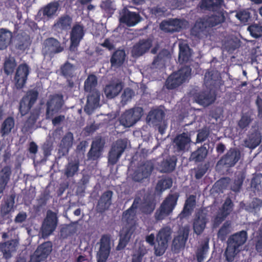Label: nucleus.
<instances>
[{"label": "nucleus", "mask_w": 262, "mask_h": 262, "mask_svg": "<svg viewBox=\"0 0 262 262\" xmlns=\"http://www.w3.org/2000/svg\"><path fill=\"white\" fill-rule=\"evenodd\" d=\"M172 185V181L170 178H165L158 181L156 189L157 191H163L170 188Z\"/></svg>", "instance_id": "nucleus-48"}, {"label": "nucleus", "mask_w": 262, "mask_h": 262, "mask_svg": "<svg viewBox=\"0 0 262 262\" xmlns=\"http://www.w3.org/2000/svg\"><path fill=\"white\" fill-rule=\"evenodd\" d=\"M52 250L51 242H46L39 245L30 257L29 262H41L44 261Z\"/></svg>", "instance_id": "nucleus-14"}, {"label": "nucleus", "mask_w": 262, "mask_h": 262, "mask_svg": "<svg viewBox=\"0 0 262 262\" xmlns=\"http://www.w3.org/2000/svg\"><path fill=\"white\" fill-rule=\"evenodd\" d=\"M101 147L99 142H93L91 148L88 153V158L91 160H96L101 155Z\"/></svg>", "instance_id": "nucleus-45"}, {"label": "nucleus", "mask_w": 262, "mask_h": 262, "mask_svg": "<svg viewBox=\"0 0 262 262\" xmlns=\"http://www.w3.org/2000/svg\"><path fill=\"white\" fill-rule=\"evenodd\" d=\"M166 51H161L155 57L152 66L155 68H161L164 65Z\"/></svg>", "instance_id": "nucleus-51"}, {"label": "nucleus", "mask_w": 262, "mask_h": 262, "mask_svg": "<svg viewBox=\"0 0 262 262\" xmlns=\"http://www.w3.org/2000/svg\"><path fill=\"white\" fill-rule=\"evenodd\" d=\"M231 224L229 221H226L217 232L218 238L222 242L226 240L228 235L231 232Z\"/></svg>", "instance_id": "nucleus-47"}, {"label": "nucleus", "mask_w": 262, "mask_h": 262, "mask_svg": "<svg viewBox=\"0 0 262 262\" xmlns=\"http://www.w3.org/2000/svg\"><path fill=\"white\" fill-rule=\"evenodd\" d=\"M127 147V142L123 139H118L112 145L108 156V162L111 165L117 163Z\"/></svg>", "instance_id": "nucleus-12"}, {"label": "nucleus", "mask_w": 262, "mask_h": 262, "mask_svg": "<svg viewBox=\"0 0 262 262\" xmlns=\"http://www.w3.org/2000/svg\"><path fill=\"white\" fill-rule=\"evenodd\" d=\"M87 103L92 106H96L100 101V94L98 90L88 92Z\"/></svg>", "instance_id": "nucleus-49"}, {"label": "nucleus", "mask_w": 262, "mask_h": 262, "mask_svg": "<svg viewBox=\"0 0 262 262\" xmlns=\"http://www.w3.org/2000/svg\"><path fill=\"white\" fill-rule=\"evenodd\" d=\"M59 7V2H51L41 8L39 11V13H42V17L44 18L51 19L57 15Z\"/></svg>", "instance_id": "nucleus-25"}, {"label": "nucleus", "mask_w": 262, "mask_h": 262, "mask_svg": "<svg viewBox=\"0 0 262 262\" xmlns=\"http://www.w3.org/2000/svg\"><path fill=\"white\" fill-rule=\"evenodd\" d=\"M209 136V132L207 129H202L198 132L196 137V142L202 143L205 141Z\"/></svg>", "instance_id": "nucleus-63"}, {"label": "nucleus", "mask_w": 262, "mask_h": 262, "mask_svg": "<svg viewBox=\"0 0 262 262\" xmlns=\"http://www.w3.org/2000/svg\"><path fill=\"white\" fill-rule=\"evenodd\" d=\"M12 38V32L5 28L0 29V50H4L10 45Z\"/></svg>", "instance_id": "nucleus-35"}, {"label": "nucleus", "mask_w": 262, "mask_h": 262, "mask_svg": "<svg viewBox=\"0 0 262 262\" xmlns=\"http://www.w3.org/2000/svg\"><path fill=\"white\" fill-rule=\"evenodd\" d=\"M191 141L190 135L188 133L177 135L173 140L174 148L179 152L184 151L190 146Z\"/></svg>", "instance_id": "nucleus-20"}, {"label": "nucleus", "mask_w": 262, "mask_h": 262, "mask_svg": "<svg viewBox=\"0 0 262 262\" xmlns=\"http://www.w3.org/2000/svg\"><path fill=\"white\" fill-rule=\"evenodd\" d=\"M63 50V47L61 46L60 42L54 38H48L44 41L42 53L45 56L51 58L55 54L61 52Z\"/></svg>", "instance_id": "nucleus-13"}, {"label": "nucleus", "mask_w": 262, "mask_h": 262, "mask_svg": "<svg viewBox=\"0 0 262 262\" xmlns=\"http://www.w3.org/2000/svg\"><path fill=\"white\" fill-rule=\"evenodd\" d=\"M38 92L32 90L28 92L19 102V112L21 116L27 115L36 102L38 97Z\"/></svg>", "instance_id": "nucleus-8"}, {"label": "nucleus", "mask_w": 262, "mask_h": 262, "mask_svg": "<svg viewBox=\"0 0 262 262\" xmlns=\"http://www.w3.org/2000/svg\"><path fill=\"white\" fill-rule=\"evenodd\" d=\"M146 253L145 249L139 248L132 255L131 262H143V257Z\"/></svg>", "instance_id": "nucleus-53"}, {"label": "nucleus", "mask_w": 262, "mask_h": 262, "mask_svg": "<svg viewBox=\"0 0 262 262\" xmlns=\"http://www.w3.org/2000/svg\"><path fill=\"white\" fill-rule=\"evenodd\" d=\"M247 238V232L245 230L237 232L229 237L225 252L227 261L232 262L234 260L235 255L239 251V248L245 243Z\"/></svg>", "instance_id": "nucleus-3"}, {"label": "nucleus", "mask_w": 262, "mask_h": 262, "mask_svg": "<svg viewBox=\"0 0 262 262\" xmlns=\"http://www.w3.org/2000/svg\"><path fill=\"white\" fill-rule=\"evenodd\" d=\"M11 169L9 166H4L0 171V194L5 190L11 175Z\"/></svg>", "instance_id": "nucleus-33"}, {"label": "nucleus", "mask_w": 262, "mask_h": 262, "mask_svg": "<svg viewBox=\"0 0 262 262\" xmlns=\"http://www.w3.org/2000/svg\"><path fill=\"white\" fill-rule=\"evenodd\" d=\"M179 196V193L177 192L170 193L167 195L155 213L154 217L157 221H162L172 214Z\"/></svg>", "instance_id": "nucleus-4"}, {"label": "nucleus", "mask_w": 262, "mask_h": 262, "mask_svg": "<svg viewBox=\"0 0 262 262\" xmlns=\"http://www.w3.org/2000/svg\"><path fill=\"white\" fill-rule=\"evenodd\" d=\"M251 121L252 119L249 116L247 115H243L238 121V126L241 129H244L249 126Z\"/></svg>", "instance_id": "nucleus-57"}, {"label": "nucleus", "mask_w": 262, "mask_h": 262, "mask_svg": "<svg viewBox=\"0 0 262 262\" xmlns=\"http://www.w3.org/2000/svg\"><path fill=\"white\" fill-rule=\"evenodd\" d=\"M126 54L124 50H117L114 52L110 59L112 67L119 68L124 62Z\"/></svg>", "instance_id": "nucleus-34"}, {"label": "nucleus", "mask_w": 262, "mask_h": 262, "mask_svg": "<svg viewBox=\"0 0 262 262\" xmlns=\"http://www.w3.org/2000/svg\"><path fill=\"white\" fill-rule=\"evenodd\" d=\"M57 222L56 213L52 211H48L41 227V233L43 238H47L55 231Z\"/></svg>", "instance_id": "nucleus-9"}, {"label": "nucleus", "mask_w": 262, "mask_h": 262, "mask_svg": "<svg viewBox=\"0 0 262 262\" xmlns=\"http://www.w3.org/2000/svg\"><path fill=\"white\" fill-rule=\"evenodd\" d=\"M237 18L243 23H246L251 18V14L247 11H242L237 13L236 15Z\"/></svg>", "instance_id": "nucleus-59"}, {"label": "nucleus", "mask_w": 262, "mask_h": 262, "mask_svg": "<svg viewBox=\"0 0 262 262\" xmlns=\"http://www.w3.org/2000/svg\"><path fill=\"white\" fill-rule=\"evenodd\" d=\"M177 161V159L174 156L169 157L163 159L160 165L161 171L164 173L171 172L176 168Z\"/></svg>", "instance_id": "nucleus-32"}, {"label": "nucleus", "mask_w": 262, "mask_h": 262, "mask_svg": "<svg viewBox=\"0 0 262 262\" xmlns=\"http://www.w3.org/2000/svg\"><path fill=\"white\" fill-rule=\"evenodd\" d=\"M153 169V166L152 165H144L142 168V172L136 171L134 176V180L137 182H140L144 178L148 177Z\"/></svg>", "instance_id": "nucleus-41"}, {"label": "nucleus", "mask_w": 262, "mask_h": 262, "mask_svg": "<svg viewBox=\"0 0 262 262\" xmlns=\"http://www.w3.org/2000/svg\"><path fill=\"white\" fill-rule=\"evenodd\" d=\"M241 157V152L237 148H230L217 162L227 168H231L235 165Z\"/></svg>", "instance_id": "nucleus-10"}, {"label": "nucleus", "mask_w": 262, "mask_h": 262, "mask_svg": "<svg viewBox=\"0 0 262 262\" xmlns=\"http://www.w3.org/2000/svg\"><path fill=\"white\" fill-rule=\"evenodd\" d=\"M83 27L75 24L72 28L70 34L71 47H77L84 36Z\"/></svg>", "instance_id": "nucleus-26"}, {"label": "nucleus", "mask_w": 262, "mask_h": 262, "mask_svg": "<svg viewBox=\"0 0 262 262\" xmlns=\"http://www.w3.org/2000/svg\"><path fill=\"white\" fill-rule=\"evenodd\" d=\"M79 165L80 164L78 160L69 162L65 166L64 174L68 178L74 177L78 171Z\"/></svg>", "instance_id": "nucleus-36"}, {"label": "nucleus", "mask_w": 262, "mask_h": 262, "mask_svg": "<svg viewBox=\"0 0 262 262\" xmlns=\"http://www.w3.org/2000/svg\"><path fill=\"white\" fill-rule=\"evenodd\" d=\"M64 104L62 95L55 94L51 96L46 103V118L51 119L60 112Z\"/></svg>", "instance_id": "nucleus-6"}, {"label": "nucleus", "mask_w": 262, "mask_h": 262, "mask_svg": "<svg viewBox=\"0 0 262 262\" xmlns=\"http://www.w3.org/2000/svg\"><path fill=\"white\" fill-rule=\"evenodd\" d=\"M208 222V215L203 210L195 212L193 220V229L196 235H201L206 228Z\"/></svg>", "instance_id": "nucleus-15"}, {"label": "nucleus", "mask_w": 262, "mask_h": 262, "mask_svg": "<svg viewBox=\"0 0 262 262\" xmlns=\"http://www.w3.org/2000/svg\"><path fill=\"white\" fill-rule=\"evenodd\" d=\"M195 196L190 195L185 201L181 214H182L184 216H187L190 215L195 207Z\"/></svg>", "instance_id": "nucleus-39"}, {"label": "nucleus", "mask_w": 262, "mask_h": 262, "mask_svg": "<svg viewBox=\"0 0 262 262\" xmlns=\"http://www.w3.org/2000/svg\"><path fill=\"white\" fill-rule=\"evenodd\" d=\"M73 140V136L72 133L68 132L62 138L61 143L63 146L66 147H69L72 146Z\"/></svg>", "instance_id": "nucleus-60"}, {"label": "nucleus", "mask_w": 262, "mask_h": 262, "mask_svg": "<svg viewBox=\"0 0 262 262\" xmlns=\"http://www.w3.org/2000/svg\"><path fill=\"white\" fill-rule=\"evenodd\" d=\"M224 0H201L199 6L202 10L215 12L210 16H206L196 20L191 29L192 36L200 38L208 28L215 27L225 20L224 14L221 10Z\"/></svg>", "instance_id": "nucleus-1"}, {"label": "nucleus", "mask_w": 262, "mask_h": 262, "mask_svg": "<svg viewBox=\"0 0 262 262\" xmlns=\"http://www.w3.org/2000/svg\"><path fill=\"white\" fill-rule=\"evenodd\" d=\"M30 73V68L26 63H22L17 67L14 78L15 87L17 89L23 88L26 84Z\"/></svg>", "instance_id": "nucleus-16"}, {"label": "nucleus", "mask_w": 262, "mask_h": 262, "mask_svg": "<svg viewBox=\"0 0 262 262\" xmlns=\"http://www.w3.org/2000/svg\"><path fill=\"white\" fill-rule=\"evenodd\" d=\"M72 21V18L69 15H62L57 19L54 26L61 31H67L71 28Z\"/></svg>", "instance_id": "nucleus-30"}, {"label": "nucleus", "mask_w": 262, "mask_h": 262, "mask_svg": "<svg viewBox=\"0 0 262 262\" xmlns=\"http://www.w3.org/2000/svg\"><path fill=\"white\" fill-rule=\"evenodd\" d=\"M152 42L149 39H140L133 47L132 55L135 57H139L147 52L151 48Z\"/></svg>", "instance_id": "nucleus-23"}, {"label": "nucleus", "mask_w": 262, "mask_h": 262, "mask_svg": "<svg viewBox=\"0 0 262 262\" xmlns=\"http://www.w3.org/2000/svg\"><path fill=\"white\" fill-rule=\"evenodd\" d=\"M190 229L188 226H184L180 230L179 234L174 237L172 245L175 250H180L184 248L189 234Z\"/></svg>", "instance_id": "nucleus-24"}, {"label": "nucleus", "mask_w": 262, "mask_h": 262, "mask_svg": "<svg viewBox=\"0 0 262 262\" xmlns=\"http://www.w3.org/2000/svg\"><path fill=\"white\" fill-rule=\"evenodd\" d=\"M207 154V149L205 147L202 146L191 154L190 160L195 162H202L205 159Z\"/></svg>", "instance_id": "nucleus-37"}, {"label": "nucleus", "mask_w": 262, "mask_h": 262, "mask_svg": "<svg viewBox=\"0 0 262 262\" xmlns=\"http://www.w3.org/2000/svg\"><path fill=\"white\" fill-rule=\"evenodd\" d=\"M141 202L140 197H136L132 206L122 214V220L129 226L136 227V209Z\"/></svg>", "instance_id": "nucleus-19"}, {"label": "nucleus", "mask_w": 262, "mask_h": 262, "mask_svg": "<svg viewBox=\"0 0 262 262\" xmlns=\"http://www.w3.org/2000/svg\"><path fill=\"white\" fill-rule=\"evenodd\" d=\"M194 97L197 103L204 106H207L212 102L210 94L204 91L196 93Z\"/></svg>", "instance_id": "nucleus-43"}, {"label": "nucleus", "mask_w": 262, "mask_h": 262, "mask_svg": "<svg viewBox=\"0 0 262 262\" xmlns=\"http://www.w3.org/2000/svg\"><path fill=\"white\" fill-rule=\"evenodd\" d=\"M123 84L121 81L112 82L106 85L104 88V93L107 98L112 99L117 96L122 90Z\"/></svg>", "instance_id": "nucleus-28"}, {"label": "nucleus", "mask_w": 262, "mask_h": 262, "mask_svg": "<svg viewBox=\"0 0 262 262\" xmlns=\"http://www.w3.org/2000/svg\"><path fill=\"white\" fill-rule=\"evenodd\" d=\"M142 114L143 109L140 107L127 110L120 117V123L126 127H130L140 119Z\"/></svg>", "instance_id": "nucleus-7"}, {"label": "nucleus", "mask_w": 262, "mask_h": 262, "mask_svg": "<svg viewBox=\"0 0 262 262\" xmlns=\"http://www.w3.org/2000/svg\"><path fill=\"white\" fill-rule=\"evenodd\" d=\"M190 57V55L189 51L182 46H180L179 54V61L182 62H187L189 60Z\"/></svg>", "instance_id": "nucleus-56"}, {"label": "nucleus", "mask_w": 262, "mask_h": 262, "mask_svg": "<svg viewBox=\"0 0 262 262\" xmlns=\"http://www.w3.org/2000/svg\"><path fill=\"white\" fill-rule=\"evenodd\" d=\"M15 195L11 194L4 199L0 205V216L3 220H8L14 211Z\"/></svg>", "instance_id": "nucleus-17"}, {"label": "nucleus", "mask_w": 262, "mask_h": 262, "mask_svg": "<svg viewBox=\"0 0 262 262\" xmlns=\"http://www.w3.org/2000/svg\"><path fill=\"white\" fill-rule=\"evenodd\" d=\"M156 201L151 197H146L139 204L138 208L142 213L145 214H150L155 209Z\"/></svg>", "instance_id": "nucleus-29"}, {"label": "nucleus", "mask_w": 262, "mask_h": 262, "mask_svg": "<svg viewBox=\"0 0 262 262\" xmlns=\"http://www.w3.org/2000/svg\"><path fill=\"white\" fill-rule=\"evenodd\" d=\"M233 207V202L230 198H228L226 199L225 202L223 204L220 211L224 213L226 216H228L232 210Z\"/></svg>", "instance_id": "nucleus-55"}, {"label": "nucleus", "mask_w": 262, "mask_h": 262, "mask_svg": "<svg viewBox=\"0 0 262 262\" xmlns=\"http://www.w3.org/2000/svg\"><path fill=\"white\" fill-rule=\"evenodd\" d=\"M39 113L33 111L31 113L30 116L28 117L26 122V124L29 127H32L36 122L39 117Z\"/></svg>", "instance_id": "nucleus-61"}, {"label": "nucleus", "mask_w": 262, "mask_h": 262, "mask_svg": "<svg viewBox=\"0 0 262 262\" xmlns=\"http://www.w3.org/2000/svg\"><path fill=\"white\" fill-rule=\"evenodd\" d=\"M221 78L217 71H207L205 74L204 83L209 89L212 90L219 85Z\"/></svg>", "instance_id": "nucleus-27"}, {"label": "nucleus", "mask_w": 262, "mask_h": 262, "mask_svg": "<svg viewBox=\"0 0 262 262\" xmlns=\"http://www.w3.org/2000/svg\"><path fill=\"white\" fill-rule=\"evenodd\" d=\"M98 84V79L94 74H90L84 83V90L86 92H93L97 90L96 86Z\"/></svg>", "instance_id": "nucleus-38"}, {"label": "nucleus", "mask_w": 262, "mask_h": 262, "mask_svg": "<svg viewBox=\"0 0 262 262\" xmlns=\"http://www.w3.org/2000/svg\"><path fill=\"white\" fill-rule=\"evenodd\" d=\"M191 69L189 66H184L177 72L170 75L165 82V86L168 90H173L182 84L191 74Z\"/></svg>", "instance_id": "nucleus-5"}, {"label": "nucleus", "mask_w": 262, "mask_h": 262, "mask_svg": "<svg viewBox=\"0 0 262 262\" xmlns=\"http://www.w3.org/2000/svg\"><path fill=\"white\" fill-rule=\"evenodd\" d=\"M209 249L208 242H205L199 247L195 251L197 262H204Z\"/></svg>", "instance_id": "nucleus-40"}, {"label": "nucleus", "mask_w": 262, "mask_h": 262, "mask_svg": "<svg viewBox=\"0 0 262 262\" xmlns=\"http://www.w3.org/2000/svg\"><path fill=\"white\" fill-rule=\"evenodd\" d=\"M134 96V91L130 88H126L124 90L122 94V101L126 102L130 100L132 97Z\"/></svg>", "instance_id": "nucleus-64"}, {"label": "nucleus", "mask_w": 262, "mask_h": 262, "mask_svg": "<svg viewBox=\"0 0 262 262\" xmlns=\"http://www.w3.org/2000/svg\"><path fill=\"white\" fill-rule=\"evenodd\" d=\"M165 115L163 110L157 108L149 112L147 119L149 121H151L152 123L161 122L164 118Z\"/></svg>", "instance_id": "nucleus-42"}, {"label": "nucleus", "mask_w": 262, "mask_h": 262, "mask_svg": "<svg viewBox=\"0 0 262 262\" xmlns=\"http://www.w3.org/2000/svg\"><path fill=\"white\" fill-rule=\"evenodd\" d=\"M261 137L259 133L255 132L250 134L248 138L246 140L247 146L250 148H256L260 143Z\"/></svg>", "instance_id": "nucleus-44"}, {"label": "nucleus", "mask_w": 262, "mask_h": 262, "mask_svg": "<svg viewBox=\"0 0 262 262\" xmlns=\"http://www.w3.org/2000/svg\"><path fill=\"white\" fill-rule=\"evenodd\" d=\"M99 244L100 247L96 255L97 262H106L111 250L110 236L108 234L102 235Z\"/></svg>", "instance_id": "nucleus-11"}, {"label": "nucleus", "mask_w": 262, "mask_h": 262, "mask_svg": "<svg viewBox=\"0 0 262 262\" xmlns=\"http://www.w3.org/2000/svg\"><path fill=\"white\" fill-rule=\"evenodd\" d=\"M16 67V62L13 57H6L3 65V70L5 74L7 75L12 74Z\"/></svg>", "instance_id": "nucleus-46"}, {"label": "nucleus", "mask_w": 262, "mask_h": 262, "mask_svg": "<svg viewBox=\"0 0 262 262\" xmlns=\"http://www.w3.org/2000/svg\"><path fill=\"white\" fill-rule=\"evenodd\" d=\"M248 30L252 36L258 38L262 36V26L258 24H253L249 26Z\"/></svg>", "instance_id": "nucleus-52"}, {"label": "nucleus", "mask_w": 262, "mask_h": 262, "mask_svg": "<svg viewBox=\"0 0 262 262\" xmlns=\"http://www.w3.org/2000/svg\"><path fill=\"white\" fill-rule=\"evenodd\" d=\"M17 242L15 239H10L0 243V253L3 258L8 260L12 257L13 253L16 251Z\"/></svg>", "instance_id": "nucleus-21"}, {"label": "nucleus", "mask_w": 262, "mask_h": 262, "mask_svg": "<svg viewBox=\"0 0 262 262\" xmlns=\"http://www.w3.org/2000/svg\"><path fill=\"white\" fill-rule=\"evenodd\" d=\"M113 194L112 191L106 190L101 194L96 206L98 212L102 213L109 208L112 204Z\"/></svg>", "instance_id": "nucleus-22"}, {"label": "nucleus", "mask_w": 262, "mask_h": 262, "mask_svg": "<svg viewBox=\"0 0 262 262\" xmlns=\"http://www.w3.org/2000/svg\"><path fill=\"white\" fill-rule=\"evenodd\" d=\"M172 231L168 227L162 228L156 236L157 244L155 245V236L154 234L151 233L145 237L146 242L150 246H154V253L157 256H160L164 254L168 247V242L171 238Z\"/></svg>", "instance_id": "nucleus-2"}, {"label": "nucleus", "mask_w": 262, "mask_h": 262, "mask_svg": "<svg viewBox=\"0 0 262 262\" xmlns=\"http://www.w3.org/2000/svg\"><path fill=\"white\" fill-rule=\"evenodd\" d=\"M30 37L27 35L18 36L16 44L17 48L20 50H25L30 45Z\"/></svg>", "instance_id": "nucleus-50"}, {"label": "nucleus", "mask_w": 262, "mask_h": 262, "mask_svg": "<svg viewBox=\"0 0 262 262\" xmlns=\"http://www.w3.org/2000/svg\"><path fill=\"white\" fill-rule=\"evenodd\" d=\"M62 74L66 77H71L73 75V66L70 63H65L61 68Z\"/></svg>", "instance_id": "nucleus-58"}, {"label": "nucleus", "mask_w": 262, "mask_h": 262, "mask_svg": "<svg viewBox=\"0 0 262 262\" xmlns=\"http://www.w3.org/2000/svg\"><path fill=\"white\" fill-rule=\"evenodd\" d=\"M244 178L241 176L236 179L231 186V189L234 192L239 191L243 183Z\"/></svg>", "instance_id": "nucleus-62"}, {"label": "nucleus", "mask_w": 262, "mask_h": 262, "mask_svg": "<svg viewBox=\"0 0 262 262\" xmlns=\"http://www.w3.org/2000/svg\"><path fill=\"white\" fill-rule=\"evenodd\" d=\"M15 126V119L12 116L7 117L2 122L0 133L3 138L8 136L14 129Z\"/></svg>", "instance_id": "nucleus-31"}, {"label": "nucleus", "mask_w": 262, "mask_h": 262, "mask_svg": "<svg viewBox=\"0 0 262 262\" xmlns=\"http://www.w3.org/2000/svg\"><path fill=\"white\" fill-rule=\"evenodd\" d=\"M135 229L136 227L134 226L125 227L120 233V236L129 242L131 236L135 232Z\"/></svg>", "instance_id": "nucleus-54"}, {"label": "nucleus", "mask_w": 262, "mask_h": 262, "mask_svg": "<svg viewBox=\"0 0 262 262\" xmlns=\"http://www.w3.org/2000/svg\"><path fill=\"white\" fill-rule=\"evenodd\" d=\"M142 18L138 13L132 12L126 8L122 9L119 20L128 27H133L139 23Z\"/></svg>", "instance_id": "nucleus-18"}]
</instances>
